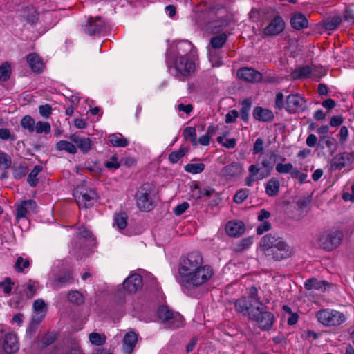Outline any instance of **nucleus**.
<instances>
[{
	"label": "nucleus",
	"mask_w": 354,
	"mask_h": 354,
	"mask_svg": "<svg viewBox=\"0 0 354 354\" xmlns=\"http://www.w3.org/2000/svg\"><path fill=\"white\" fill-rule=\"evenodd\" d=\"M104 166L109 169H118L120 167V163L118 161V156L116 154L113 155L111 157V161H106Z\"/></svg>",
	"instance_id": "59"
},
{
	"label": "nucleus",
	"mask_w": 354,
	"mask_h": 354,
	"mask_svg": "<svg viewBox=\"0 0 354 354\" xmlns=\"http://www.w3.org/2000/svg\"><path fill=\"white\" fill-rule=\"evenodd\" d=\"M260 247L267 257L274 261L288 259L292 254L290 246L283 239L272 233L267 234L261 238Z\"/></svg>",
	"instance_id": "2"
},
{
	"label": "nucleus",
	"mask_w": 354,
	"mask_h": 354,
	"mask_svg": "<svg viewBox=\"0 0 354 354\" xmlns=\"http://www.w3.org/2000/svg\"><path fill=\"white\" fill-rule=\"evenodd\" d=\"M225 231L230 236H240L245 232V224L241 221H229L226 224Z\"/></svg>",
	"instance_id": "15"
},
{
	"label": "nucleus",
	"mask_w": 354,
	"mask_h": 354,
	"mask_svg": "<svg viewBox=\"0 0 354 354\" xmlns=\"http://www.w3.org/2000/svg\"><path fill=\"white\" fill-rule=\"evenodd\" d=\"M354 160V153H342L333 158V167L341 169Z\"/></svg>",
	"instance_id": "17"
},
{
	"label": "nucleus",
	"mask_w": 354,
	"mask_h": 354,
	"mask_svg": "<svg viewBox=\"0 0 354 354\" xmlns=\"http://www.w3.org/2000/svg\"><path fill=\"white\" fill-rule=\"evenodd\" d=\"M248 297L247 298L250 302L254 303L255 306H259L263 304L258 297V290L256 287L252 286L248 290Z\"/></svg>",
	"instance_id": "50"
},
{
	"label": "nucleus",
	"mask_w": 354,
	"mask_h": 354,
	"mask_svg": "<svg viewBox=\"0 0 354 354\" xmlns=\"http://www.w3.org/2000/svg\"><path fill=\"white\" fill-rule=\"evenodd\" d=\"M253 238L248 236L241 239L239 243L235 245L234 251L236 252H241L248 248L252 244Z\"/></svg>",
	"instance_id": "42"
},
{
	"label": "nucleus",
	"mask_w": 354,
	"mask_h": 354,
	"mask_svg": "<svg viewBox=\"0 0 354 354\" xmlns=\"http://www.w3.org/2000/svg\"><path fill=\"white\" fill-rule=\"evenodd\" d=\"M286 23L279 15H276L263 29V33L266 36H277L283 31Z\"/></svg>",
	"instance_id": "8"
},
{
	"label": "nucleus",
	"mask_w": 354,
	"mask_h": 354,
	"mask_svg": "<svg viewBox=\"0 0 354 354\" xmlns=\"http://www.w3.org/2000/svg\"><path fill=\"white\" fill-rule=\"evenodd\" d=\"M184 322V317L179 313H175L167 326L169 328L175 329L183 326Z\"/></svg>",
	"instance_id": "39"
},
{
	"label": "nucleus",
	"mask_w": 354,
	"mask_h": 354,
	"mask_svg": "<svg viewBox=\"0 0 354 354\" xmlns=\"http://www.w3.org/2000/svg\"><path fill=\"white\" fill-rule=\"evenodd\" d=\"M137 335L134 332H128L123 338V348L126 353H131L137 342Z\"/></svg>",
	"instance_id": "24"
},
{
	"label": "nucleus",
	"mask_w": 354,
	"mask_h": 354,
	"mask_svg": "<svg viewBox=\"0 0 354 354\" xmlns=\"http://www.w3.org/2000/svg\"><path fill=\"white\" fill-rule=\"evenodd\" d=\"M203 259L198 252L189 253L180 259L177 281L184 293L192 296V290L210 279L213 269L208 265L203 266Z\"/></svg>",
	"instance_id": "1"
},
{
	"label": "nucleus",
	"mask_w": 354,
	"mask_h": 354,
	"mask_svg": "<svg viewBox=\"0 0 354 354\" xmlns=\"http://www.w3.org/2000/svg\"><path fill=\"white\" fill-rule=\"evenodd\" d=\"M42 166L36 165L28 174L27 181L31 187H35L37 186L39 182V179L37 178V176L39 174V173H40L42 171Z\"/></svg>",
	"instance_id": "36"
},
{
	"label": "nucleus",
	"mask_w": 354,
	"mask_h": 354,
	"mask_svg": "<svg viewBox=\"0 0 354 354\" xmlns=\"http://www.w3.org/2000/svg\"><path fill=\"white\" fill-rule=\"evenodd\" d=\"M51 127L48 122L39 121L35 126V131L37 133H44L48 134L50 132Z\"/></svg>",
	"instance_id": "51"
},
{
	"label": "nucleus",
	"mask_w": 354,
	"mask_h": 354,
	"mask_svg": "<svg viewBox=\"0 0 354 354\" xmlns=\"http://www.w3.org/2000/svg\"><path fill=\"white\" fill-rule=\"evenodd\" d=\"M252 115L255 120L261 122H270L274 118V114L271 110L261 106H256Z\"/></svg>",
	"instance_id": "19"
},
{
	"label": "nucleus",
	"mask_w": 354,
	"mask_h": 354,
	"mask_svg": "<svg viewBox=\"0 0 354 354\" xmlns=\"http://www.w3.org/2000/svg\"><path fill=\"white\" fill-rule=\"evenodd\" d=\"M39 12L35 9V8L32 7L27 9L24 17L28 23L33 24L39 19Z\"/></svg>",
	"instance_id": "46"
},
{
	"label": "nucleus",
	"mask_w": 354,
	"mask_h": 354,
	"mask_svg": "<svg viewBox=\"0 0 354 354\" xmlns=\"http://www.w3.org/2000/svg\"><path fill=\"white\" fill-rule=\"evenodd\" d=\"M312 201V196L308 195L307 196L301 198L297 202V205L300 209L306 208Z\"/></svg>",
	"instance_id": "62"
},
{
	"label": "nucleus",
	"mask_w": 354,
	"mask_h": 354,
	"mask_svg": "<svg viewBox=\"0 0 354 354\" xmlns=\"http://www.w3.org/2000/svg\"><path fill=\"white\" fill-rule=\"evenodd\" d=\"M189 207V205L187 202H183L181 204L178 205L174 209V213L176 216H180L183 214Z\"/></svg>",
	"instance_id": "64"
},
{
	"label": "nucleus",
	"mask_w": 354,
	"mask_h": 354,
	"mask_svg": "<svg viewBox=\"0 0 354 354\" xmlns=\"http://www.w3.org/2000/svg\"><path fill=\"white\" fill-rule=\"evenodd\" d=\"M158 317L165 324H167L169 321L172 319L174 314L173 310H170L166 306H162L158 308Z\"/></svg>",
	"instance_id": "33"
},
{
	"label": "nucleus",
	"mask_w": 354,
	"mask_h": 354,
	"mask_svg": "<svg viewBox=\"0 0 354 354\" xmlns=\"http://www.w3.org/2000/svg\"><path fill=\"white\" fill-rule=\"evenodd\" d=\"M316 317L318 321L324 326H330L332 323V312L329 309H322L319 310Z\"/></svg>",
	"instance_id": "29"
},
{
	"label": "nucleus",
	"mask_w": 354,
	"mask_h": 354,
	"mask_svg": "<svg viewBox=\"0 0 354 354\" xmlns=\"http://www.w3.org/2000/svg\"><path fill=\"white\" fill-rule=\"evenodd\" d=\"M277 154L274 151H269L266 156L263 157L261 162V167H259V178H266L270 176L274 166Z\"/></svg>",
	"instance_id": "7"
},
{
	"label": "nucleus",
	"mask_w": 354,
	"mask_h": 354,
	"mask_svg": "<svg viewBox=\"0 0 354 354\" xmlns=\"http://www.w3.org/2000/svg\"><path fill=\"white\" fill-rule=\"evenodd\" d=\"M73 196L79 207L85 209L92 207L97 198V194L94 189L84 187H78Z\"/></svg>",
	"instance_id": "6"
},
{
	"label": "nucleus",
	"mask_w": 354,
	"mask_h": 354,
	"mask_svg": "<svg viewBox=\"0 0 354 354\" xmlns=\"http://www.w3.org/2000/svg\"><path fill=\"white\" fill-rule=\"evenodd\" d=\"M318 244L321 248L330 251L332 250V231L324 232L319 237Z\"/></svg>",
	"instance_id": "26"
},
{
	"label": "nucleus",
	"mask_w": 354,
	"mask_h": 354,
	"mask_svg": "<svg viewBox=\"0 0 354 354\" xmlns=\"http://www.w3.org/2000/svg\"><path fill=\"white\" fill-rule=\"evenodd\" d=\"M313 69L309 66H300L295 68L290 73L292 80H300L310 77Z\"/></svg>",
	"instance_id": "25"
},
{
	"label": "nucleus",
	"mask_w": 354,
	"mask_h": 354,
	"mask_svg": "<svg viewBox=\"0 0 354 354\" xmlns=\"http://www.w3.org/2000/svg\"><path fill=\"white\" fill-rule=\"evenodd\" d=\"M304 287L306 290H325L326 288H330V283L325 280H318L316 278H310L307 279L304 283Z\"/></svg>",
	"instance_id": "22"
},
{
	"label": "nucleus",
	"mask_w": 354,
	"mask_h": 354,
	"mask_svg": "<svg viewBox=\"0 0 354 354\" xmlns=\"http://www.w3.org/2000/svg\"><path fill=\"white\" fill-rule=\"evenodd\" d=\"M237 76L239 79L252 83L259 82L263 80V75L260 72L248 67L239 68L237 71Z\"/></svg>",
	"instance_id": "11"
},
{
	"label": "nucleus",
	"mask_w": 354,
	"mask_h": 354,
	"mask_svg": "<svg viewBox=\"0 0 354 354\" xmlns=\"http://www.w3.org/2000/svg\"><path fill=\"white\" fill-rule=\"evenodd\" d=\"M104 26V22L101 17H91L87 22L83 26L86 34L93 36L100 34Z\"/></svg>",
	"instance_id": "9"
},
{
	"label": "nucleus",
	"mask_w": 354,
	"mask_h": 354,
	"mask_svg": "<svg viewBox=\"0 0 354 354\" xmlns=\"http://www.w3.org/2000/svg\"><path fill=\"white\" fill-rule=\"evenodd\" d=\"M68 299L70 302L80 306L84 302L83 295L77 290H71L68 293Z\"/></svg>",
	"instance_id": "40"
},
{
	"label": "nucleus",
	"mask_w": 354,
	"mask_h": 354,
	"mask_svg": "<svg viewBox=\"0 0 354 354\" xmlns=\"http://www.w3.org/2000/svg\"><path fill=\"white\" fill-rule=\"evenodd\" d=\"M57 336L55 333H46L41 338V342L44 347H46L52 344L56 339Z\"/></svg>",
	"instance_id": "57"
},
{
	"label": "nucleus",
	"mask_w": 354,
	"mask_h": 354,
	"mask_svg": "<svg viewBox=\"0 0 354 354\" xmlns=\"http://www.w3.org/2000/svg\"><path fill=\"white\" fill-rule=\"evenodd\" d=\"M68 138L84 154L91 149L92 140L89 138L81 137L80 134L75 133L68 136Z\"/></svg>",
	"instance_id": "12"
},
{
	"label": "nucleus",
	"mask_w": 354,
	"mask_h": 354,
	"mask_svg": "<svg viewBox=\"0 0 354 354\" xmlns=\"http://www.w3.org/2000/svg\"><path fill=\"white\" fill-rule=\"evenodd\" d=\"M276 171L279 174H288L293 169V165L292 163H278L276 165Z\"/></svg>",
	"instance_id": "58"
},
{
	"label": "nucleus",
	"mask_w": 354,
	"mask_h": 354,
	"mask_svg": "<svg viewBox=\"0 0 354 354\" xmlns=\"http://www.w3.org/2000/svg\"><path fill=\"white\" fill-rule=\"evenodd\" d=\"M331 145L332 142L330 137L326 136H320L317 145L319 149H324L327 148L328 153L332 154Z\"/></svg>",
	"instance_id": "48"
},
{
	"label": "nucleus",
	"mask_w": 354,
	"mask_h": 354,
	"mask_svg": "<svg viewBox=\"0 0 354 354\" xmlns=\"http://www.w3.org/2000/svg\"><path fill=\"white\" fill-rule=\"evenodd\" d=\"M16 219L19 220L25 218L28 212L27 206L24 204V201L17 207Z\"/></svg>",
	"instance_id": "60"
},
{
	"label": "nucleus",
	"mask_w": 354,
	"mask_h": 354,
	"mask_svg": "<svg viewBox=\"0 0 354 354\" xmlns=\"http://www.w3.org/2000/svg\"><path fill=\"white\" fill-rule=\"evenodd\" d=\"M88 339L91 344L97 346L104 345L106 342V336L104 334H100L96 332L90 333Z\"/></svg>",
	"instance_id": "37"
},
{
	"label": "nucleus",
	"mask_w": 354,
	"mask_h": 354,
	"mask_svg": "<svg viewBox=\"0 0 354 354\" xmlns=\"http://www.w3.org/2000/svg\"><path fill=\"white\" fill-rule=\"evenodd\" d=\"M230 24V20L226 17H222L209 23V26L214 33H218Z\"/></svg>",
	"instance_id": "30"
},
{
	"label": "nucleus",
	"mask_w": 354,
	"mask_h": 354,
	"mask_svg": "<svg viewBox=\"0 0 354 354\" xmlns=\"http://www.w3.org/2000/svg\"><path fill=\"white\" fill-rule=\"evenodd\" d=\"M252 106V102L250 99H245L242 101L240 110L241 118L245 122L249 120V111Z\"/></svg>",
	"instance_id": "38"
},
{
	"label": "nucleus",
	"mask_w": 354,
	"mask_h": 354,
	"mask_svg": "<svg viewBox=\"0 0 354 354\" xmlns=\"http://www.w3.org/2000/svg\"><path fill=\"white\" fill-rule=\"evenodd\" d=\"M12 73L10 64L6 62L0 66V80L6 82L10 77Z\"/></svg>",
	"instance_id": "44"
},
{
	"label": "nucleus",
	"mask_w": 354,
	"mask_h": 354,
	"mask_svg": "<svg viewBox=\"0 0 354 354\" xmlns=\"http://www.w3.org/2000/svg\"><path fill=\"white\" fill-rule=\"evenodd\" d=\"M268 307L264 304L254 307L250 311L249 317L257 322L259 327L263 330H269L274 322V315L268 311Z\"/></svg>",
	"instance_id": "4"
},
{
	"label": "nucleus",
	"mask_w": 354,
	"mask_h": 354,
	"mask_svg": "<svg viewBox=\"0 0 354 354\" xmlns=\"http://www.w3.org/2000/svg\"><path fill=\"white\" fill-rule=\"evenodd\" d=\"M304 99L299 95H289L286 100L285 109L290 113L300 112L304 109Z\"/></svg>",
	"instance_id": "10"
},
{
	"label": "nucleus",
	"mask_w": 354,
	"mask_h": 354,
	"mask_svg": "<svg viewBox=\"0 0 354 354\" xmlns=\"http://www.w3.org/2000/svg\"><path fill=\"white\" fill-rule=\"evenodd\" d=\"M183 135L185 139L190 140L192 145L196 146L198 145L197 136L195 128L192 127H188L183 129Z\"/></svg>",
	"instance_id": "41"
},
{
	"label": "nucleus",
	"mask_w": 354,
	"mask_h": 354,
	"mask_svg": "<svg viewBox=\"0 0 354 354\" xmlns=\"http://www.w3.org/2000/svg\"><path fill=\"white\" fill-rule=\"evenodd\" d=\"M153 189L152 184L149 183H143L136 192L135 198L138 207L145 212H149L153 208V203L150 194Z\"/></svg>",
	"instance_id": "5"
},
{
	"label": "nucleus",
	"mask_w": 354,
	"mask_h": 354,
	"mask_svg": "<svg viewBox=\"0 0 354 354\" xmlns=\"http://www.w3.org/2000/svg\"><path fill=\"white\" fill-rule=\"evenodd\" d=\"M259 167L258 165H251L248 167L249 176L245 179V185L251 187L254 181L263 180L259 178Z\"/></svg>",
	"instance_id": "27"
},
{
	"label": "nucleus",
	"mask_w": 354,
	"mask_h": 354,
	"mask_svg": "<svg viewBox=\"0 0 354 354\" xmlns=\"http://www.w3.org/2000/svg\"><path fill=\"white\" fill-rule=\"evenodd\" d=\"M346 320V316L343 313L335 311L333 313V326H339Z\"/></svg>",
	"instance_id": "63"
},
{
	"label": "nucleus",
	"mask_w": 354,
	"mask_h": 354,
	"mask_svg": "<svg viewBox=\"0 0 354 354\" xmlns=\"http://www.w3.org/2000/svg\"><path fill=\"white\" fill-rule=\"evenodd\" d=\"M280 187L279 181L274 177L271 178L266 184V193L269 196H275L279 194Z\"/></svg>",
	"instance_id": "28"
},
{
	"label": "nucleus",
	"mask_w": 354,
	"mask_h": 354,
	"mask_svg": "<svg viewBox=\"0 0 354 354\" xmlns=\"http://www.w3.org/2000/svg\"><path fill=\"white\" fill-rule=\"evenodd\" d=\"M290 24L294 29L301 30L307 28L308 22L304 15L301 12H297L292 16Z\"/></svg>",
	"instance_id": "23"
},
{
	"label": "nucleus",
	"mask_w": 354,
	"mask_h": 354,
	"mask_svg": "<svg viewBox=\"0 0 354 354\" xmlns=\"http://www.w3.org/2000/svg\"><path fill=\"white\" fill-rule=\"evenodd\" d=\"M227 36L225 33L223 32L210 39L209 45L213 49L221 48L226 43Z\"/></svg>",
	"instance_id": "31"
},
{
	"label": "nucleus",
	"mask_w": 354,
	"mask_h": 354,
	"mask_svg": "<svg viewBox=\"0 0 354 354\" xmlns=\"http://www.w3.org/2000/svg\"><path fill=\"white\" fill-rule=\"evenodd\" d=\"M123 286L129 293H134L142 286V277L139 274H133L124 280Z\"/></svg>",
	"instance_id": "13"
},
{
	"label": "nucleus",
	"mask_w": 354,
	"mask_h": 354,
	"mask_svg": "<svg viewBox=\"0 0 354 354\" xmlns=\"http://www.w3.org/2000/svg\"><path fill=\"white\" fill-rule=\"evenodd\" d=\"M109 143L116 147H125L129 145V140L127 138H122V135L111 134L109 136Z\"/></svg>",
	"instance_id": "32"
},
{
	"label": "nucleus",
	"mask_w": 354,
	"mask_h": 354,
	"mask_svg": "<svg viewBox=\"0 0 354 354\" xmlns=\"http://www.w3.org/2000/svg\"><path fill=\"white\" fill-rule=\"evenodd\" d=\"M39 112L42 117L48 118L52 114V107L48 104L41 105L39 106Z\"/></svg>",
	"instance_id": "61"
},
{
	"label": "nucleus",
	"mask_w": 354,
	"mask_h": 354,
	"mask_svg": "<svg viewBox=\"0 0 354 354\" xmlns=\"http://www.w3.org/2000/svg\"><path fill=\"white\" fill-rule=\"evenodd\" d=\"M194 48L193 44L188 41H183L178 44V51L185 55H180L175 59L174 66L177 73L183 77H188L194 72L195 64L189 57Z\"/></svg>",
	"instance_id": "3"
},
{
	"label": "nucleus",
	"mask_w": 354,
	"mask_h": 354,
	"mask_svg": "<svg viewBox=\"0 0 354 354\" xmlns=\"http://www.w3.org/2000/svg\"><path fill=\"white\" fill-rule=\"evenodd\" d=\"M114 224L119 230H124L127 225V216L126 213L122 212L115 215Z\"/></svg>",
	"instance_id": "47"
},
{
	"label": "nucleus",
	"mask_w": 354,
	"mask_h": 354,
	"mask_svg": "<svg viewBox=\"0 0 354 354\" xmlns=\"http://www.w3.org/2000/svg\"><path fill=\"white\" fill-rule=\"evenodd\" d=\"M19 342L17 335L14 333H8L5 335L3 349L7 353H13L19 350Z\"/></svg>",
	"instance_id": "16"
},
{
	"label": "nucleus",
	"mask_w": 354,
	"mask_h": 354,
	"mask_svg": "<svg viewBox=\"0 0 354 354\" xmlns=\"http://www.w3.org/2000/svg\"><path fill=\"white\" fill-rule=\"evenodd\" d=\"M264 151V140L261 138H257L254 144L252 149V153L254 155L261 153L262 154Z\"/></svg>",
	"instance_id": "56"
},
{
	"label": "nucleus",
	"mask_w": 354,
	"mask_h": 354,
	"mask_svg": "<svg viewBox=\"0 0 354 354\" xmlns=\"http://www.w3.org/2000/svg\"><path fill=\"white\" fill-rule=\"evenodd\" d=\"M74 281L73 273L70 270H67L58 276L57 278L51 282V286L54 290H59L66 283H72Z\"/></svg>",
	"instance_id": "18"
},
{
	"label": "nucleus",
	"mask_w": 354,
	"mask_h": 354,
	"mask_svg": "<svg viewBox=\"0 0 354 354\" xmlns=\"http://www.w3.org/2000/svg\"><path fill=\"white\" fill-rule=\"evenodd\" d=\"M13 171V177L16 180H19L26 176L27 173V167L20 165L19 167H11Z\"/></svg>",
	"instance_id": "53"
},
{
	"label": "nucleus",
	"mask_w": 354,
	"mask_h": 354,
	"mask_svg": "<svg viewBox=\"0 0 354 354\" xmlns=\"http://www.w3.org/2000/svg\"><path fill=\"white\" fill-rule=\"evenodd\" d=\"M20 124L24 129H27L30 133H32L35 131V122L30 115L24 116L21 120Z\"/></svg>",
	"instance_id": "43"
},
{
	"label": "nucleus",
	"mask_w": 354,
	"mask_h": 354,
	"mask_svg": "<svg viewBox=\"0 0 354 354\" xmlns=\"http://www.w3.org/2000/svg\"><path fill=\"white\" fill-rule=\"evenodd\" d=\"M184 169L188 173L197 174L203 171L205 169V165L203 163H190L186 165Z\"/></svg>",
	"instance_id": "45"
},
{
	"label": "nucleus",
	"mask_w": 354,
	"mask_h": 354,
	"mask_svg": "<svg viewBox=\"0 0 354 354\" xmlns=\"http://www.w3.org/2000/svg\"><path fill=\"white\" fill-rule=\"evenodd\" d=\"M188 147H181L178 150L172 151L169 155V161L172 163H176L178 161L184 157L189 151Z\"/></svg>",
	"instance_id": "35"
},
{
	"label": "nucleus",
	"mask_w": 354,
	"mask_h": 354,
	"mask_svg": "<svg viewBox=\"0 0 354 354\" xmlns=\"http://www.w3.org/2000/svg\"><path fill=\"white\" fill-rule=\"evenodd\" d=\"M56 148L59 151H66L71 154L77 153L76 146L71 142L66 140H60L56 144Z\"/></svg>",
	"instance_id": "34"
},
{
	"label": "nucleus",
	"mask_w": 354,
	"mask_h": 354,
	"mask_svg": "<svg viewBox=\"0 0 354 354\" xmlns=\"http://www.w3.org/2000/svg\"><path fill=\"white\" fill-rule=\"evenodd\" d=\"M12 166V159L11 157L6 153L0 151V168H3L5 170L11 168Z\"/></svg>",
	"instance_id": "49"
},
{
	"label": "nucleus",
	"mask_w": 354,
	"mask_h": 354,
	"mask_svg": "<svg viewBox=\"0 0 354 354\" xmlns=\"http://www.w3.org/2000/svg\"><path fill=\"white\" fill-rule=\"evenodd\" d=\"M249 190L241 189L236 192L234 196V201L237 204L242 203L248 196Z\"/></svg>",
	"instance_id": "54"
},
{
	"label": "nucleus",
	"mask_w": 354,
	"mask_h": 354,
	"mask_svg": "<svg viewBox=\"0 0 354 354\" xmlns=\"http://www.w3.org/2000/svg\"><path fill=\"white\" fill-rule=\"evenodd\" d=\"M27 62L31 70L37 73L43 71L44 64L41 59L35 53H30L26 56Z\"/></svg>",
	"instance_id": "20"
},
{
	"label": "nucleus",
	"mask_w": 354,
	"mask_h": 354,
	"mask_svg": "<svg viewBox=\"0 0 354 354\" xmlns=\"http://www.w3.org/2000/svg\"><path fill=\"white\" fill-rule=\"evenodd\" d=\"M14 283L12 281L10 277H6L3 281L0 282V288L3 290V292L6 295L11 293Z\"/></svg>",
	"instance_id": "52"
},
{
	"label": "nucleus",
	"mask_w": 354,
	"mask_h": 354,
	"mask_svg": "<svg viewBox=\"0 0 354 354\" xmlns=\"http://www.w3.org/2000/svg\"><path fill=\"white\" fill-rule=\"evenodd\" d=\"M243 167L239 162H232L224 167L221 170V174L227 180L239 176L243 172Z\"/></svg>",
	"instance_id": "14"
},
{
	"label": "nucleus",
	"mask_w": 354,
	"mask_h": 354,
	"mask_svg": "<svg viewBox=\"0 0 354 354\" xmlns=\"http://www.w3.org/2000/svg\"><path fill=\"white\" fill-rule=\"evenodd\" d=\"M30 266L28 259H24L22 257H19L15 263V268L18 272H22L24 268Z\"/></svg>",
	"instance_id": "55"
},
{
	"label": "nucleus",
	"mask_w": 354,
	"mask_h": 354,
	"mask_svg": "<svg viewBox=\"0 0 354 354\" xmlns=\"http://www.w3.org/2000/svg\"><path fill=\"white\" fill-rule=\"evenodd\" d=\"M235 309L237 312L243 313V315H248L250 311L256 307L254 303L250 302L246 297H241L238 299L235 303Z\"/></svg>",
	"instance_id": "21"
}]
</instances>
